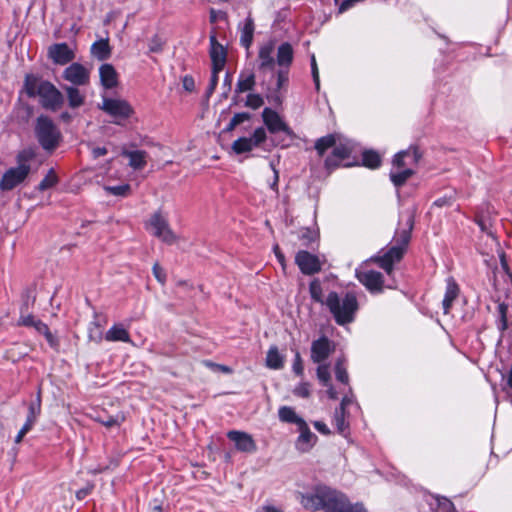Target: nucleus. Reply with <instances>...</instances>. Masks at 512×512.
Instances as JSON below:
<instances>
[{
    "label": "nucleus",
    "mask_w": 512,
    "mask_h": 512,
    "mask_svg": "<svg viewBox=\"0 0 512 512\" xmlns=\"http://www.w3.org/2000/svg\"><path fill=\"white\" fill-rule=\"evenodd\" d=\"M289 81L288 69H279L276 73V84L275 92H280L284 87L287 86Z\"/></svg>",
    "instance_id": "nucleus-46"
},
{
    "label": "nucleus",
    "mask_w": 512,
    "mask_h": 512,
    "mask_svg": "<svg viewBox=\"0 0 512 512\" xmlns=\"http://www.w3.org/2000/svg\"><path fill=\"white\" fill-rule=\"evenodd\" d=\"M153 274H154L155 278L160 283H164L165 282L166 275H165L163 269L160 267V265L158 263H155L153 265Z\"/></svg>",
    "instance_id": "nucleus-60"
},
{
    "label": "nucleus",
    "mask_w": 512,
    "mask_h": 512,
    "mask_svg": "<svg viewBox=\"0 0 512 512\" xmlns=\"http://www.w3.org/2000/svg\"><path fill=\"white\" fill-rule=\"evenodd\" d=\"M433 510L435 512H453L454 504L446 497L437 496L435 498V505L433 506Z\"/></svg>",
    "instance_id": "nucleus-41"
},
{
    "label": "nucleus",
    "mask_w": 512,
    "mask_h": 512,
    "mask_svg": "<svg viewBox=\"0 0 512 512\" xmlns=\"http://www.w3.org/2000/svg\"><path fill=\"white\" fill-rule=\"evenodd\" d=\"M218 80H219V76L211 75L210 81H209V85H208V87L206 89L207 97H210L214 93V91H215V89H216V87L218 85Z\"/></svg>",
    "instance_id": "nucleus-58"
},
{
    "label": "nucleus",
    "mask_w": 512,
    "mask_h": 512,
    "mask_svg": "<svg viewBox=\"0 0 512 512\" xmlns=\"http://www.w3.org/2000/svg\"><path fill=\"white\" fill-rule=\"evenodd\" d=\"M145 228L155 237L161 239L167 244H173L176 235L171 230L167 218L159 210L154 212L145 223Z\"/></svg>",
    "instance_id": "nucleus-6"
},
{
    "label": "nucleus",
    "mask_w": 512,
    "mask_h": 512,
    "mask_svg": "<svg viewBox=\"0 0 512 512\" xmlns=\"http://www.w3.org/2000/svg\"><path fill=\"white\" fill-rule=\"evenodd\" d=\"M325 305L338 325H346L354 321L359 305L353 292H346L340 296L332 291L328 294Z\"/></svg>",
    "instance_id": "nucleus-3"
},
{
    "label": "nucleus",
    "mask_w": 512,
    "mask_h": 512,
    "mask_svg": "<svg viewBox=\"0 0 512 512\" xmlns=\"http://www.w3.org/2000/svg\"><path fill=\"white\" fill-rule=\"evenodd\" d=\"M250 114L247 112L236 113L232 118V124L238 126L239 124L249 120Z\"/></svg>",
    "instance_id": "nucleus-57"
},
{
    "label": "nucleus",
    "mask_w": 512,
    "mask_h": 512,
    "mask_svg": "<svg viewBox=\"0 0 512 512\" xmlns=\"http://www.w3.org/2000/svg\"><path fill=\"white\" fill-rule=\"evenodd\" d=\"M313 425H314L315 429L319 433H321L323 435H329L330 434V429L328 428V426L324 422H322V421H315L313 423Z\"/></svg>",
    "instance_id": "nucleus-63"
},
{
    "label": "nucleus",
    "mask_w": 512,
    "mask_h": 512,
    "mask_svg": "<svg viewBox=\"0 0 512 512\" xmlns=\"http://www.w3.org/2000/svg\"><path fill=\"white\" fill-rule=\"evenodd\" d=\"M300 239L303 240L304 245H309L310 243L316 241L317 233L309 228H305L301 230Z\"/></svg>",
    "instance_id": "nucleus-51"
},
{
    "label": "nucleus",
    "mask_w": 512,
    "mask_h": 512,
    "mask_svg": "<svg viewBox=\"0 0 512 512\" xmlns=\"http://www.w3.org/2000/svg\"><path fill=\"white\" fill-rule=\"evenodd\" d=\"M92 55L100 61L107 60L111 55V49L107 39L96 41L91 46Z\"/></svg>",
    "instance_id": "nucleus-31"
},
{
    "label": "nucleus",
    "mask_w": 512,
    "mask_h": 512,
    "mask_svg": "<svg viewBox=\"0 0 512 512\" xmlns=\"http://www.w3.org/2000/svg\"><path fill=\"white\" fill-rule=\"evenodd\" d=\"M292 370L297 376H302L304 373L303 361L299 351H295Z\"/></svg>",
    "instance_id": "nucleus-50"
},
{
    "label": "nucleus",
    "mask_w": 512,
    "mask_h": 512,
    "mask_svg": "<svg viewBox=\"0 0 512 512\" xmlns=\"http://www.w3.org/2000/svg\"><path fill=\"white\" fill-rule=\"evenodd\" d=\"M335 377L339 382L343 384H348L349 382L347 369L341 359H339L335 364Z\"/></svg>",
    "instance_id": "nucleus-45"
},
{
    "label": "nucleus",
    "mask_w": 512,
    "mask_h": 512,
    "mask_svg": "<svg viewBox=\"0 0 512 512\" xmlns=\"http://www.w3.org/2000/svg\"><path fill=\"white\" fill-rule=\"evenodd\" d=\"M210 57L215 61H226L227 52L224 46L218 43L214 35L210 36Z\"/></svg>",
    "instance_id": "nucleus-35"
},
{
    "label": "nucleus",
    "mask_w": 512,
    "mask_h": 512,
    "mask_svg": "<svg viewBox=\"0 0 512 512\" xmlns=\"http://www.w3.org/2000/svg\"><path fill=\"white\" fill-rule=\"evenodd\" d=\"M100 422L104 426L110 428L113 426H119L121 423V420L118 416H108L106 419L100 420Z\"/></svg>",
    "instance_id": "nucleus-59"
},
{
    "label": "nucleus",
    "mask_w": 512,
    "mask_h": 512,
    "mask_svg": "<svg viewBox=\"0 0 512 512\" xmlns=\"http://www.w3.org/2000/svg\"><path fill=\"white\" fill-rule=\"evenodd\" d=\"M211 61H212L211 75H217L218 76L219 73L223 70L226 61H215V60H211Z\"/></svg>",
    "instance_id": "nucleus-62"
},
{
    "label": "nucleus",
    "mask_w": 512,
    "mask_h": 512,
    "mask_svg": "<svg viewBox=\"0 0 512 512\" xmlns=\"http://www.w3.org/2000/svg\"><path fill=\"white\" fill-rule=\"evenodd\" d=\"M460 289L453 277L446 279V290L442 300V309L444 314H449L453 302L457 299Z\"/></svg>",
    "instance_id": "nucleus-22"
},
{
    "label": "nucleus",
    "mask_w": 512,
    "mask_h": 512,
    "mask_svg": "<svg viewBox=\"0 0 512 512\" xmlns=\"http://www.w3.org/2000/svg\"><path fill=\"white\" fill-rule=\"evenodd\" d=\"M298 431L299 436L295 442L296 449L302 453L310 451L316 444L318 437L310 430L306 422L298 427Z\"/></svg>",
    "instance_id": "nucleus-18"
},
{
    "label": "nucleus",
    "mask_w": 512,
    "mask_h": 512,
    "mask_svg": "<svg viewBox=\"0 0 512 512\" xmlns=\"http://www.w3.org/2000/svg\"><path fill=\"white\" fill-rule=\"evenodd\" d=\"M335 351V344L326 336H321L311 344L310 357L314 363H324Z\"/></svg>",
    "instance_id": "nucleus-12"
},
{
    "label": "nucleus",
    "mask_w": 512,
    "mask_h": 512,
    "mask_svg": "<svg viewBox=\"0 0 512 512\" xmlns=\"http://www.w3.org/2000/svg\"><path fill=\"white\" fill-rule=\"evenodd\" d=\"M311 73H312L313 81L315 83V88L317 91H319L320 80H319V71H318V66L316 63L315 55L311 56Z\"/></svg>",
    "instance_id": "nucleus-52"
},
{
    "label": "nucleus",
    "mask_w": 512,
    "mask_h": 512,
    "mask_svg": "<svg viewBox=\"0 0 512 512\" xmlns=\"http://www.w3.org/2000/svg\"><path fill=\"white\" fill-rule=\"evenodd\" d=\"M353 151V144L351 141L339 140L332 148L331 154L325 159V168L332 171L339 167L346 159H348Z\"/></svg>",
    "instance_id": "nucleus-9"
},
{
    "label": "nucleus",
    "mask_w": 512,
    "mask_h": 512,
    "mask_svg": "<svg viewBox=\"0 0 512 512\" xmlns=\"http://www.w3.org/2000/svg\"><path fill=\"white\" fill-rule=\"evenodd\" d=\"M35 135L40 146L48 152L54 151L61 140V133L47 116H39L36 121Z\"/></svg>",
    "instance_id": "nucleus-5"
},
{
    "label": "nucleus",
    "mask_w": 512,
    "mask_h": 512,
    "mask_svg": "<svg viewBox=\"0 0 512 512\" xmlns=\"http://www.w3.org/2000/svg\"><path fill=\"white\" fill-rule=\"evenodd\" d=\"M414 171L411 168L405 169H392L390 171V180L395 187H401L413 175Z\"/></svg>",
    "instance_id": "nucleus-33"
},
{
    "label": "nucleus",
    "mask_w": 512,
    "mask_h": 512,
    "mask_svg": "<svg viewBox=\"0 0 512 512\" xmlns=\"http://www.w3.org/2000/svg\"><path fill=\"white\" fill-rule=\"evenodd\" d=\"M400 225L403 227L396 230L394 235V245L391 246L382 256L371 257L370 261L376 262L388 276H392L394 264L399 262L410 242L411 232L414 227V215L412 212H406L401 215Z\"/></svg>",
    "instance_id": "nucleus-2"
},
{
    "label": "nucleus",
    "mask_w": 512,
    "mask_h": 512,
    "mask_svg": "<svg viewBox=\"0 0 512 512\" xmlns=\"http://www.w3.org/2000/svg\"><path fill=\"white\" fill-rule=\"evenodd\" d=\"M272 170H273V181L271 183H269V187L276 193L278 194V181H279V172L278 170L274 167V165L271 163L270 164Z\"/></svg>",
    "instance_id": "nucleus-61"
},
{
    "label": "nucleus",
    "mask_w": 512,
    "mask_h": 512,
    "mask_svg": "<svg viewBox=\"0 0 512 512\" xmlns=\"http://www.w3.org/2000/svg\"><path fill=\"white\" fill-rule=\"evenodd\" d=\"M182 86L187 92H192L195 89V81L193 77L185 75L182 79Z\"/></svg>",
    "instance_id": "nucleus-55"
},
{
    "label": "nucleus",
    "mask_w": 512,
    "mask_h": 512,
    "mask_svg": "<svg viewBox=\"0 0 512 512\" xmlns=\"http://www.w3.org/2000/svg\"><path fill=\"white\" fill-rule=\"evenodd\" d=\"M421 158V153L419 152L418 147L410 146L406 150H402L398 152L392 161L393 169H405L406 166L415 165L418 163Z\"/></svg>",
    "instance_id": "nucleus-15"
},
{
    "label": "nucleus",
    "mask_w": 512,
    "mask_h": 512,
    "mask_svg": "<svg viewBox=\"0 0 512 512\" xmlns=\"http://www.w3.org/2000/svg\"><path fill=\"white\" fill-rule=\"evenodd\" d=\"M293 394L300 398H308L310 396V385L307 382L299 383L293 389Z\"/></svg>",
    "instance_id": "nucleus-49"
},
{
    "label": "nucleus",
    "mask_w": 512,
    "mask_h": 512,
    "mask_svg": "<svg viewBox=\"0 0 512 512\" xmlns=\"http://www.w3.org/2000/svg\"><path fill=\"white\" fill-rule=\"evenodd\" d=\"M309 292L311 295V298L321 304H325V301L323 300V290L321 286V282L318 279H314L309 284Z\"/></svg>",
    "instance_id": "nucleus-40"
},
{
    "label": "nucleus",
    "mask_w": 512,
    "mask_h": 512,
    "mask_svg": "<svg viewBox=\"0 0 512 512\" xmlns=\"http://www.w3.org/2000/svg\"><path fill=\"white\" fill-rule=\"evenodd\" d=\"M356 277L358 281L370 292L373 294H378L383 292L384 287L388 289H395L396 285L394 281L392 283L384 284L383 275L374 270H364L357 269Z\"/></svg>",
    "instance_id": "nucleus-8"
},
{
    "label": "nucleus",
    "mask_w": 512,
    "mask_h": 512,
    "mask_svg": "<svg viewBox=\"0 0 512 512\" xmlns=\"http://www.w3.org/2000/svg\"><path fill=\"white\" fill-rule=\"evenodd\" d=\"M258 60L259 65L258 69L260 71H273L275 67V58H274V46L272 43H266L259 48L258 52Z\"/></svg>",
    "instance_id": "nucleus-20"
},
{
    "label": "nucleus",
    "mask_w": 512,
    "mask_h": 512,
    "mask_svg": "<svg viewBox=\"0 0 512 512\" xmlns=\"http://www.w3.org/2000/svg\"><path fill=\"white\" fill-rule=\"evenodd\" d=\"M499 312H500V321L498 324V328L501 331H504L507 328V318H506V306L503 304L499 305Z\"/></svg>",
    "instance_id": "nucleus-54"
},
{
    "label": "nucleus",
    "mask_w": 512,
    "mask_h": 512,
    "mask_svg": "<svg viewBox=\"0 0 512 512\" xmlns=\"http://www.w3.org/2000/svg\"><path fill=\"white\" fill-rule=\"evenodd\" d=\"M44 337L46 339V341L48 342V344L51 346V347H56L58 346V340L57 338L50 332V329L47 330V332H45L44 334Z\"/></svg>",
    "instance_id": "nucleus-64"
},
{
    "label": "nucleus",
    "mask_w": 512,
    "mask_h": 512,
    "mask_svg": "<svg viewBox=\"0 0 512 512\" xmlns=\"http://www.w3.org/2000/svg\"><path fill=\"white\" fill-rule=\"evenodd\" d=\"M240 32V44L245 49H249L253 43L255 24L251 15H248L243 22L238 24Z\"/></svg>",
    "instance_id": "nucleus-21"
},
{
    "label": "nucleus",
    "mask_w": 512,
    "mask_h": 512,
    "mask_svg": "<svg viewBox=\"0 0 512 512\" xmlns=\"http://www.w3.org/2000/svg\"><path fill=\"white\" fill-rule=\"evenodd\" d=\"M227 437L234 442L236 449L241 452L253 453L257 450L254 439L246 432L231 430L227 433Z\"/></svg>",
    "instance_id": "nucleus-17"
},
{
    "label": "nucleus",
    "mask_w": 512,
    "mask_h": 512,
    "mask_svg": "<svg viewBox=\"0 0 512 512\" xmlns=\"http://www.w3.org/2000/svg\"><path fill=\"white\" fill-rule=\"evenodd\" d=\"M164 41L158 36L154 35L148 42L149 53H160L163 50Z\"/></svg>",
    "instance_id": "nucleus-47"
},
{
    "label": "nucleus",
    "mask_w": 512,
    "mask_h": 512,
    "mask_svg": "<svg viewBox=\"0 0 512 512\" xmlns=\"http://www.w3.org/2000/svg\"><path fill=\"white\" fill-rule=\"evenodd\" d=\"M293 48L290 43L284 42L279 45L277 49L276 63L281 67L280 69H289L293 61Z\"/></svg>",
    "instance_id": "nucleus-24"
},
{
    "label": "nucleus",
    "mask_w": 512,
    "mask_h": 512,
    "mask_svg": "<svg viewBox=\"0 0 512 512\" xmlns=\"http://www.w3.org/2000/svg\"><path fill=\"white\" fill-rule=\"evenodd\" d=\"M338 140L339 136L336 134H329L319 138L315 143V149L319 156H323L328 149L333 148Z\"/></svg>",
    "instance_id": "nucleus-32"
},
{
    "label": "nucleus",
    "mask_w": 512,
    "mask_h": 512,
    "mask_svg": "<svg viewBox=\"0 0 512 512\" xmlns=\"http://www.w3.org/2000/svg\"><path fill=\"white\" fill-rule=\"evenodd\" d=\"M316 374L323 386L328 387L330 385L331 375L328 365L320 363L317 367Z\"/></svg>",
    "instance_id": "nucleus-43"
},
{
    "label": "nucleus",
    "mask_w": 512,
    "mask_h": 512,
    "mask_svg": "<svg viewBox=\"0 0 512 512\" xmlns=\"http://www.w3.org/2000/svg\"><path fill=\"white\" fill-rule=\"evenodd\" d=\"M264 104L263 98L259 94H248L245 105L251 109H258Z\"/></svg>",
    "instance_id": "nucleus-48"
},
{
    "label": "nucleus",
    "mask_w": 512,
    "mask_h": 512,
    "mask_svg": "<svg viewBox=\"0 0 512 512\" xmlns=\"http://www.w3.org/2000/svg\"><path fill=\"white\" fill-rule=\"evenodd\" d=\"M99 76L101 85L105 89H112L118 84V74L111 64H102L99 68Z\"/></svg>",
    "instance_id": "nucleus-23"
},
{
    "label": "nucleus",
    "mask_w": 512,
    "mask_h": 512,
    "mask_svg": "<svg viewBox=\"0 0 512 512\" xmlns=\"http://www.w3.org/2000/svg\"><path fill=\"white\" fill-rule=\"evenodd\" d=\"M58 181H59L58 176L56 175L54 169L51 168L48 171V173L45 175V177L38 184L37 190H39L41 192L45 191V190L57 185Z\"/></svg>",
    "instance_id": "nucleus-39"
},
{
    "label": "nucleus",
    "mask_w": 512,
    "mask_h": 512,
    "mask_svg": "<svg viewBox=\"0 0 512 512\" xmlns=\"http://www.w3.org/2000/svg\"><path fill=\"white\" fill-rule=\"evenodd\" d=\"M105 339L110 342H125L130 343L131 338L128 331L123 327L122 324L113 325L105 334Z\"/></svg>",
    "instance_id": "nucleus-28"
},
{
    "label": "nucleus",
    "mask_w": 512,
    "mask_h": 512,
    "mask_svg": "<svg viewBox=\"0 0 512 512\" xmlns=\"http://www.w3.org/2000/svg\"><path fill=\"white\" fill-rule=\"evenodd\" d=\"M266 366L273 370L282 369L284 366V357L280 354L277 346H271L266 354Z\"/></svg>",
    "instance_id": "nucleus-30"
},
{
    "label": "nucleus",
    "mask_w": 512,
    "mask_h": 512,
    "mask_svg": "<svg viewBox=\"0 0 512 512\" xmlns=\"http://www.w3.org/2000/svg\"><path fill=\"white\" fill-rule=\"evenodd\" d=\"M278 417L281 422L295 424L297 427L306 422L302 417L297 415L295 410L290 406H281L278 410Z\"/></svg>",
    "instance_id": "nucleus-29"
},
{
    "label": "nucleus",
    "mask_w": 512,
    "mask_h": 512,
    "mask_svg": "<svg viewBox=\"0 0 512 512\" xmlns=\"http://www.w3.org/2000/svg\"><path fill=\"white\" fill-rule=\"evenodd\" d=\"M79 86H63V90L66 92L68 105L70 108H79L85 102V94H83Z\"/></svg>",
    "instance_id": "nucleus-27"
},
{
    "label": "nucleus",
    "mask_w": 512,
    "mask_h": 512,
    "mask_svg": "<svg viewBox=\"0 0 512 512\" xmlns=\"http://www.w3.org/2000/svg\"><path fill=\"white\" fill-rule=\"evenodd\" d=\"M354 400L352 388L349 387V393L342 398L339 409L346 410L347 406L352 404Z\"/></svg>",
    "instance_id": "nucleus-56"
},
{
    "label": "nucleus",
    "mask_w": 512,
    "mask_h": 512,
    "mask_svg": "<svg viewBox=\"0 0 512 512\" xmlns=\"http://www.w3.org/2000/svg\"><path fill=\"white\" fill-rule=\"evenodd\" d=\"M300 503L311 511L368 512L362 504H351L345 494L326 485H316L311 491L300 493Z\"/></svg>",
    "instance_id": "nucleus-1"
},
{
    "label": "nucleus",
    "mask_w": 512,
    "mask_h": 512,
    "mask_svg": "<svg viewBox=\"0 0 512 512\" xmlns=\"http://www.w3.org/2000/svg\"><path fill=\"white\" fill-rule=\"evenodd\" d=\"M41 412V401L38 397L35 402H32L28 408V415L24 425H28L29 429H32L35 425L37 418Z\"/></svg>",
    "instance_id": "nucleus-38"
},
{
    "label": "nucleus",
    "mask_w": 512,
    "mask_h": 512,
    "mask_svg": "<svg viewBox=\"0 0 512 512\" xmlns=\"http://www.w3.org/2000/svg\"><path fill=\"white\" fill-rule=\"evenodd\" d=\"M28 300L25 301V303L21 307V316L18 321V325L25 326V327H34L35 323L38 319H35L33 315L27 314L24 315V311L28 310Z\"/></svg>",
    "instance_id": "nucleus-44"
},
{
    "label": "nucleus",
    "mask_w": 512,
    "mask_h": 512,
    "mask_svg": "<svg viewBox=\"0 0 512 512\" xmlns=\"http://www.w3.org/2000/svg\"><path fill=\"white\" fill-rule=\"evenodd\" d=\"M24 86L28 96L40 97V103L45 109L55 111L63 104L62 93L49 81H40L34 75H26Z\"/></svg>",
    "instance_id": "nucleus-4"
},
{
    "label": "nucleus",
    "mask_w": 512,
    "mask_h": 512,
    "mask_svg": "<svg viewBox=\"0 0 512 512\" xmlns=\"http://www.w3.org/2000/svg\"><path fill=\"white\" fill-rule=\"evenodd\" d=\"M93 488H94V484L88 483L86 485V487L81 488L78 491H76V494H75L76 498L78 500H84L92 492Z\"/></svg>",
    "instance_id": "nucleus-53"
},
{
    "label": "nucleus",
    "mask_w": 512,
    "mask_h": 512,
    "mask_svg": "<svg viewBox=\"0 0 512 512\" xmlns=\"http://www.w3.org/2000/svg\"><path fill=\"white\" fill-rule=\"evenodd\" d=\"M49 57L54 63L65 65L72 61L75 55L66 43H57L49 48Z\"/></svg>",
    "instance_id": "nucleus-19"
},
{
    "label": "nucleus",
    "mask_w": 512,
    "mask_h": 512,
    "mask_svg": "<svg viewBox=\"0 0 512 512\" xmlns=\"http://www.w3.org/2000/svg\"><path fill=\"white\" fill-rule=\"evenodd\" d=\"M262 118L269 132L277 133L282 131L288 135L292 134V131L281 119L279 114L276 111L272 110L271 108H264V110L262 111Z\"/></svg>",
    "instance_id": "nucleus-16"
},
{
    "label": "nucleus",
    "mask_w": 512,
    "mask_h": 512,
    "mask_svg": "<svg viewBox=\"0 0 512 512\" xmlns=\"http://www.w3.org/2000/svg\"><path fill=\"white\" fill-rule=\"evenodd\" d=\"M266 140V131L263 127L254 130L250 137H240L232 144V149L236 154H243L252 151Z\"/></svg>",
    "instance_id": "nucleus-10"
},
{
    "label": "nucleus",
    "mask_w": 512,
    "mask_h": 512,
    "mask_svg": "<svg viewBox=\"0 0 512 512\" xmlns=\"http://www.w3.org/2000/svg\"><path fill=\"white\" fill-rule=\"evenodd\" d=\"M346 410L336 409L334 414V424L338 433L347 436L349 433V423L346 421Z\"/></svg>",
    "instance_id": "nucleus-36"
},
{
    "label": "nucleus",
    "mask_w": 512,
    "mask_h": 512,
    "mask_svg": "<svg viewBox=\"0 0 512 512\" xmlns=\"http://www.w3.org/2000/svg\"><path fill=\"white\" fill-rule=\"evenodd\" d=\"M105 191L114 196L126 197L131 192V186L129 184H120L115 186H105Z\"/></svg>",
    "instance_id": "nucleus-42"
},
{
    "label": "nucleus",
    "mask_w": 512,
    "mask_h": 512,
    "mask_svg": "<svg viewBox=\"0 0 512 512\" xmlns=\"http://www.w3.org/2000/svg\"><path fill=\"white\" fill-rule=\"evenodd\" d=\"M30 173L22 166L11 167L4 172L0 180V190L10 191L22 184Z\"/></svg>",
    "instance_id": "nucleus-13"
},
{
    "label": "nucleus",
    "mask_w": 512,
    "mask_h": 512,
    "mask_svg": "<svg viewBox=\"0 0 512 512\" xmlns=\"http://www.w3.org/2000/svg\"><path fill=\"white\" fill-rule=\"evenodd\" d=\"M99 108L106 114L114 118L115 124H121L134 113L132 106L123 99L109 98L103 96L102 104Z\"/></svg>",
    "instance_id": "nucleus-7"
},
{
    "label": "nucleus",
    "mask_w": 512,
    "mask_h": 512,
    "mask_svg": "<svg viewBox=\"0 0 512 512\" xmlns=\"http://www.w3.org/2000/svg\"><path fill=\"white\" fill-rule=\"evenodd\" d=\"M62 77L71 86H87L90 83V70L78 62H73L64 69Z\"/></svg>",
    "instance_id": "nucleus-11"
},
{
    "label": "nucleus",
    "mask_w": 512,
    "mask_h": 512,
    "mask_svg": "<svg viewBox=\"0 0 512 512\" xmlns=\"http://www.w3.org/2000/svg\"><path fill=\"white\" fill-rule=\"evenodd\" d=\"M122 155L129 159V166L132 167L134 170H141L147 164V152L143 150H123Z\"/></svg>",
    "instance_id": "nucleus-26"
},
{
    "label": "nucleus",
    "mask_w": 512,
    "mask_h": 512,
    "mask_svg": "<svg viewBox=\"0 0 512 512\" xmlns=\"http://www.w3.org/2000/svg\"><path fill=\"white\" fill-rule=\"evenodd\" d=\"M36 157L34 148L28 147L18 152L16 156L17 166L24 167L29 173L31 171L30 161Z\"/></svg>",
    "instance_id": "nucleus-34"
},
{
    "label": "nucleus",
    "mask_w": 512,
    "mask_h": 512,
    "mask_svg": "<svg viewBox=\"0 0 512 512\" xmlns=\"http://www.w3.org/2000/svg\"><path fill=\"white\" fill-rule=\"evenodd\" d=\"M295 262L305 275H313L321 270V262L316 255L300 250L295 256Z\"/></svg>",
    "instance_id": "nucleus-14"
},
{
    "label": "nucleus",
    "mask_w": 512,
    "mask_h": 512,
    "mask_svg": "<svg viewBox=\"0 0 512 512\" xmlns=\"http://www.w3.org/2000/svg\"><path fill=\"white\" fill-rule=\"evenodd\" d=\"M362 162L365 167L376 169L381 165V156L374 150H366L362 154Z\"/></svg>",
    "instance_id": "nucleus-37"
},
{
    "label": "nucleus",
    "mask_w": 512,
    "mask_h": 512,
    "mask_svg": "<svg viewBox=\"0 0 512 512\" xmlns=\"http://www.w3.org/2000/svg\"><path fill=\"white\" fill-rule=\"evenodd\" d=\"M255 74L252 71H241L236 83L235 93L241 94L254 89Z\"/></svg>",
    "instance_id": "nucleus-25"
}]
</instances>
